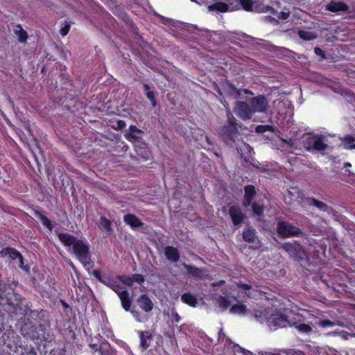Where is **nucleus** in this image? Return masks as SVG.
I'll return each mask as SVG.
<instances>
[{
	"mask_svg": "<svg viewBox=\"0 0 355 355\" xmlns=\"http://www.w3.org/2000/svg\"><path fill=\"white\" fill-rule=\"evenodd\" d=\"M241 125L238 123L233 114L228 110L227 112V122L219 126L216 131L224 142L227 144L235 143L239 135Z\"/></svg>",
	"mask_w": 355,
	"mask_h": 355,
	"instance_id": "nucleus-1",
	"label": "nucleus"
},
{
	"mask_svg": "<svg viewBox=\"0 0 355 355\" xmlns=\"http://www.w3.org/2000/svg\"><path fill=\"white\" fill-rule=\"evenodd\" d=\"M276 231L279 236L282 239L305 236V233L302 229L283 220L277 222Z\"/></svg>",
	"mask_w": 355,
	"mask_h": 355,
	"instance_id": "nucleus-2",
	"label": "nucleus"
},
{
	"mask_svg": "<svg viewBox=\"0 0 355 355\" xmlns=\"http://www.w3.org/2000/svg\"><path fill=\"white\" fill-rule=\"evenodd\" d=\"M73 253L76 259L83 265L89 264L91 261V253L88 241L78 239L72 247Z\"/></svg>",
	"mask_w": 355,
	"mask_h": 355,
	"instance_id": "nucleus-3",
	"label": "nucleus"
},
{
	"mask_svg": "<svg viewBox=\"0 0 355 355\" xmlns=\"http://www.w3.org/2000/svg\"><path fill=\"white\" fill-rule=\"evenodd\" d=\"M21 331L24 337L31 340H39L44 338L45 326L44 324L36 325L31 322H26L21 327Z\"/></svg>",
	"mask_w": 355,
	"mask_h": 355,
	"instance_id": "nucleus-4",
	"label": "nucleus"
},
{
	"mask_svg": "<svg viewBox=\"0 0 355 355\" xmlns=\"http://www.w3.org/2000/svg\"><path fill=\"white\" fill-rule=\"evenodd\" d=\"M282 249L296 261H302L306 256L304 247L297 241L285 242L282 245Z\"/></svg>",
	"mask_w": 355,
	"mask_h": 355,
	"instance_id": "nucleus-5",
	"label": "nucleus"
},
{
	"mask_svg": "<svg viewBox=\"0 0 355 355\" xmlns=\"http://www.w3.org/2000/svg\"><path fill=\"white\" fill-rule=\"evenodd\" d=\"M229 216L232 220L233 225L236 229L239 228L245 223L246 215L239 206L232 205L229 208Z\"/></svg>",
	"mask_w": 355,
	"mask_h": 355,
	"instance_id": "nucleus-6",
	"label": "nucleus"
},
{
	"mask_svg": "<svg viewBox=\"0 0 355 355\" xmlns=\"http://www.w3.org/2000/svg\"><path fill=\"white\" fill-rule=\"evenodd\" d=\"M92 275L100 282L111 288L113 291H114L116 294L119 293L122 288L121 285L113 278H111L108 276H103L101 272L98 270H94L92 271Z\"/></svg>",
	"mask_w": 355,
	"mask_h": 355,
	"instance_id": "nucleus-7",
	"label": "nucleus"
},
{
	"mask_svg": "<svg viewBox=\"0 0 355 355\" xmlns=\"http://www.w3.org/2000/svg\"><path fill=\"white\" fill-rule=\"evenodd\" d=\"M300 199L301 203L304 204V206L315 207L318 210L328 214H331L333 211L332 207L314 198L303 196Z\"/></svg>",
	"mask_w": 355,
	"mask_h": 355,
	"instance_id": "nucleus-8",
	"label": "nucleus"
},
{
	"mask_svg": "<svg viewBox=\"0 0 355 355\" xmlns=\"http://www.w3.org/2000/svg\"><path fill=\"white\" fill-rule=\"evenodd\" d=\"M304 148L308 151L315 150L318 151H323L327 148V144L324 142L322 135H317L314 138H309L304 144Z\"/></svg>",
	"mask_w": 355,
	"mask_h": 355,
	"instance_id": "nucleus-9",
	"label": "nucleus"
},
{
	"mask_svg": "<svg viewBox=\"0 0 355 355\" xmlns=\"http://www.w3.org/2000/svg\"><path fill=\"white\" fill-rule=\"evenodd\" d=\"M249 103L252 107L253 113H264L268 107V102L264 95H258L252 98Z\"/></svg>",
	"mask_w": 355,
	"mask_h": 355,
	"instance_id": "nucleus-10",
	"label": "nucleus"
},
{
	"mask_svg": "<svg viewBox=\"0 0 355 355\" xmlns=\"http://www.w3.org/2000/svg\"><path fill=\"white\" fill-rule=\"evenodd\" d=\"M234 112L243 121L250 119L254 114L250 105H249L244 101H238L236 103Z\"/></svg>",
	"mask_w": 355,
	"mask_h": 355,
	"instance_id": "nucleus-11",
	"label": "nucleus"
},
{
	"mask_svg": "<svg viewBox=\"0 0 355 355\" xmlns=\"http://www.w3.org/2000/svg\"><path fill=\"white\" fill-rule=\"evenodd\" d=\"M117 295L120 299L122 308L125 311H130L134 317H136L139 315L137 311L131 310L132 300L128 290H121L119 293H117Z\"/></svg>",
	"mask_w": 355,
	"mask_h": 355,
	"instance_id": "nucleus-12",
	"label": "nucleus"
},
{
	"mask_svg": "<svg viewBox=\"0 0 355 355\" xmlns=\"http://www.w3.org/2000/svg\"><path fill=\"white\" fill-rule=\"evenodd\" d=\"M268 322L276 327L284 328L290 326L292 322L288 320V317L282 313L272 315L268 319Z\"/></svg>",
	"mask_w": 355,
	"mask_h": 355,
	"instance_id": "nucleus-13",
	"label": "nucleus"
},
{
	"mask_svg": "<svg viewBox=\"0 0 355 355\" xmlns=\"http://www.w3.org/2000/svg\"><path fill=\"white\" fill-rule=\"evenodd\" d=\"M257 194L256 189L254 185L248 184L244 187V196L242 201V205L244 207L247 208L252 203V200Z\"/></svg>",
	"mask_w": 355,
	"mask_h": 355,
	"instance_id": "nucleus-14",
	"label": "nucleus"
},
{
	"mask_svg": "<svg viewBox=\"0 0 355 355\" xmlns=\"http://www.w3.org/2000/svg\"><path fill=\"white\" fill-rule=\"evenodd\" d=\"M297 320L292 322L290 327H294L299 332L302 334H309L312 331V328L310 324H305L304 320L301 315H296Z\"/></svg>",
	"mask_w": 355,
	"mask_h": 355,
	"instance_id": "nucleus-15",
	"label": "nucleus"
},
{
	"mask_svg": "<svg viewBox=\"0 0 355 355\" xmlns=\"http://www.w3.org/2000/svg\"><path fill=\"white\" fill-rule=\"evenodd\" d=\"M137 303L139 308L146 313L150 312L154 304L147 294H141L137 299Z\"/></svg>",
	"mask_w": 355,
	"mask_h": 355,
	"instance_id": "nucleus-16",
	"label": "nucleus"
},
{
	"mask_svg": "<svg viewBox=\"0 0 355 355\" xmlns=\"http://www.w3.org/2000/svg\"><path fill=\"white\" fill-rule=\"evenodd\" d=\"M325 8L331 12H346L349 10V6L343 1L331 0L326 5Z\"/></svg>",
	"mask_w": 355,
	"mask_h": 355,
	"instance_id": "nucleus-17",
	"label": "nucleus"
},
{
	"mask_svg": "<svg viewBox=\"0 0 355 355\" xmlns=\"http://www.w3.org/2000/svg\"><path fill=\"white\" fill-rule=\"evenodd\" d=\"M164 254L166 258L172 263L178 262L180 257L178 250L176 248L171 245L164 247Z\"/></svg>",
	"mask_w": 355,
	"mask_h": 355,
	"instance_id": "nucleus-18",
	"label": "nucleus"
},
{
	"mask_svg": "<svg viewBox=\"0 0 355 355\" xmlns=\"http://www.w3.org/2000/svg\"><path fill=\"white\" fill-rule=\"evenodd\" d=\"M137 334L140 340V348L142 350H146L150 345V340L153 338L152 334L149 331H138Z\"/></svg>",
	"mask_w": 355,
	"mask_h": 355,
	"instance_id": "nucleus-19",
	"label": "nucleus"
},
{
	"mask_svg": "<svg viewBox=\"0 0 355 355\" xmlns=\"http://www.w3.org/2000/svg\"><path fill=\"white\" fill-rule=\"evenodd\" d=\"M97 225L102 232L108 236L111 235L113 232L112 221L104 216L100 217Z\"/></svg>",
	"mask_w": 355,
	"mask_h": 355,
	"instance_id": "nucleus-20",
	"label": "nucleus"
},
{
	"mask_svg": "<svg viewBox=\"0 0 355 355\" xmlns=\"http://www.w3.org/2000/svg\"><path fill=\"white\" fill-rule=\"evenodd\" d=\"M243 240L248 243H254L257 239V231L252 226H248L242 232Z\"/></svg>",
	"mask_w": 355,
	"mask_h": 355,
	"instance_id": "nucleus-21",
	"label": "nucleus"
},
{
	"mask_svg": "<svg viewBox=\"0 0 355 355\" xmlns=\"http://www.w3.org/2000/svg\"><path fill=\"white\" fill-rule=\"evenodd\" d=\"M253 11L259 13H267L275 15V10L269 5H264L260 0H254L253 4Z\"/></svg>",
	"mask_w": 355,
	"mask_h": 355,
	"instance_id": "nucleus-22",
	"label": "nucleus"
},
{
	"mask_svg": "<svg viewBox=\"0 0 355 355\" xmlns=\"http://www.w3.org/2000/svg\"><path fill=\"white\" fill-rule=\"evenodd\" d=\"M59 241L64 246H73L74 243L78 240L73 234L64 232H58L57 234Z\"/></svg>",
	"mask_w": 355,
	"mask_h": 355,
	"instance_id": "nucleus-23",
	"label": "nucleus"
},
{
	"mask_svg": "<svg viewBox=\"0 0 355 355\" xmlns=\"http://www.w3.org/2000/svg\"><path fill=\"white\" fill-rule=\"evenodd\" d=\"M123 221L132 228H138L144 225V223L135 214H127L123 216Z\"/></svg>",
	"mask_w": 355,
	"mask_h": 355,
	"instance_id": "nucleus-24",
	"label": "nucleus"
},
{
	"mask_svg": "<svg viewBox=\"0 0 355 355\" xmlns=\"http://www.w3.org/2000/svg\"><path fill=\"white\" fill-rule=\"evenodd\" d=\"M184 268L187 270L189 275L199 279H202L203 278L205 272L204 268H198L195 266L187 264H184Z\"/></svg>",
	"mask_w": 355,
	"mask_h": 355,
	"instance_id": "nucleus-25",
	"label": "nucleus"
},
{
	"mask_svg": "<svg viewBox=\"0 0 355 355\" xmlns=\"http://www.w3.org/2000/svg\"><path fill=\"white\" fill-rule=\"evenodd\" d=\"M8 256L10 260H16L17 258L21 257V254L15 248L7 247L0 250V257H5Z\"/></svg>",
	"mask_w": 355,
	"mask_h": 355,
	"instance_id": "nucleus-26",
	"label": "nucleus"
},
{
	"mask_svg": "<svg viewBox=\"0 0 355 355\" xmlns=\"http://www.w3.org/2000/svg\"><path fill=\"white\" fill-rule=\"evenodd\" d=\"M181 301L191 307H195L198 304L196 297L189 292L184 293L181 295Z\"/></svg>",
	"mask_w": 355,
	"mask_h": 355,
	"instance_id": "nucleus-27",
	"label": "nucleus"
},
{
	"mask_svg": "<svg viewBox=\"0 0 355 355\" xmlns=\"http://www.w3.org/2000/svg\"><path fill=\"white\" fill-rule=\"evenodd\" d=\"M141 132V131L135 125H130L128 129V132L125 135V138L129 141H138L140 138L137 134Z\"/></svg>",
	"mask_w": 355,
	"mask_h": 355,
	"instance_id": "nucleus-28",
	"label": "nucleus"
},
{
	"mask_svg": "<svg viewBox=\"0 0 355 355\" xmlns=\"http://www.w3.org/2000/svg\"><path fill=\"white\" fill-rule=\"evenodd\" d=\"M34 214L36 217L39 218L41 220L42 225L46 227L49 231H52L53 229V225L51 221L42 213H41L38 210H34Z\"/></svg>",
	"mask_w": 355,
	"mask_h": 355,
	"instance_id": "nucleus-29",
	"label": "nucleus"
},
{
	"mask_svg": "<svg viewBox=\"0 0 355 355\" xmlns=\"http://www.w3.org/2000/svg\"><path fill=\"white\" fill-rule=\"evenodd\" d=\"M146 98L150 101L151 105L155 107L157 105V101L155 98V93L150 90L151 87L146 83L143 85Z\"/></svg>",
	"mask_w": 355,
	"mask_h": 355,
	"instance_id": "nucleus-30",
	"label": "nucleus"
},
{
	"mask_svg": "<svg viewBox=\"0 0 355 355\" xmlns=\"http://www.w3.org/2000/svg\"><path fill=\"white\" fill-rule=\"evenodd\" d=\"M209 11H218L220 12H226L229 10V5L224 2L218 1L208 6Z\"/></svg>",
	"mask_w": 355,
	"mask_h": 355,
	"instance_id": "nucleus-31",
	"label": "nucleus"
},
{
	"mask_svg": "<svg viewBox=\"0 0 355 355\" xmlns=\"http://www.w3.org/2000/svg\"><path fill=\"white\" fill-rule=\"evenodd\" d=\"M99 355H116L110 344L105 341L99 346Z\"/></svg>",
	"mask_w": 355,
	"mask_h": 355,
	"instance_id": "nucleus-32",
	"label": "nucleus"
},
{
	"mask_svg": "<svg viewBox=\"0 0 355 355\" xmlns=\"http://www.w3.org/2000/svg\"><path fill=\"white\" fill-rule=\"evenodd\" d=\"M227 94L233 99H239L241 98V96L240 90L237 89L236 86L231 83H229L227 84Z\"/></svg>",
	"mask_w": 355,
	"mask_h": 355,
	"instance_id": "nucleus-33",
	"label": "nucleus"
},
{
	"mask_svg": "<svg viewBox=\"0 0 355 355\" xmlns=\"http://www.w3.org/2000/svg\"><path fill=\"white\" fill-rule=\"evenodd\" d=\"M17 28L15 31V34L18 36V40L21 43L26 42L28 38L26 31H25L20 24L16 26Z\"/></svg>",
	"mask_w": 355,
	"mask_h": 355,
	"instance_id": "nucleus-34",
	"label": "nucleus"
},
{
	"mask_svg": "<svg viewBox=\"0 0 355 355\" xmlns=\"http://www.w3.org/2000/svg\"><path fill=\"white\" fill-rule=\"evenodd\" d=\"M230 312L232 313L244 314L247 312V306L244 304H236L231 306Z\"/></svg>",
	"mask_w": 355,
	"mask_h": 355,
	"instance_id": "nucleus-35",
	"label": "nucleus"
},
{
	"mask_svg": "<svg viewBox=\"0 0 355 355\" xmlns=\"http://www.w3.org/2000/svg\"><path fill=\"white\" fill-rule=\"evenodd\" d=\"M298 35L302 40L306 41H311L316 38V35L313 33L303 30L298 31Z\"/></svg>",
	"mask_w": 355,
	"mask_h": 355,
	"instance_id": "nucleus-36",
	"label": "nucleus"
},
{
	"mask_svg": "<svg viewBox=\"0 0 355 355\" xmlns=\"http://www.w3.org/2000/svg\"><path fill=\"white\" fill-rule=\"evenodd\" d=\"M116 278L124 285L127 286H132L134 284L132 275L128 276L125 275H119Z\"/></svg>",
	"mask_w": 355,
	"mask_h": 355,
	"instance_id": "nucleus-37",
	"label": "nucleus"
},
{
	"mask_svg": "<svg viewBox=\"0 0 355 355\" xmlns=\"http://www.w3.org/2000/svg\"><path fill=\"white\" fill-rule=\"evenodd\" d=\"M250 205L252 207V211L253 215L257 216H261L263 215V212H264L263 205H259L257 202L252 203Z\"/></svg>",
	"mask_w": 355,
	"mask_h": 355,
	"instance_id": "nucleus-38",
	"label": "nucleus"
},
{
	"mask_svg": "<svg viewBox=\"0 0 355 355\" xmlns=\"http://www.w3.org/2000/svg\"><path fill=\"white\" fill-rule=\"evenodd\" d=\"M315 324L322 328L331 327L337 324L336 322L331 321L330 320H320L318 318Z\"/></svg>",
	"mask_w": 355,
	"mask_h": 355,
	"instance_id": "nucleus-39",
	"label": "nucleus"
},
{
	"mask_svg": "<svg viewBox=\"0 0 355 355\" xmlns=\"http://www.w3.org/2000/svg\"><path fill=\"white\" fill-rule=\"evenodd\" d=\"M254 0H239L242 8L247 12L253 11V4Z\"/></svg>",
	"mask_w": 355,
	"mask_h": 355,
	"instance_id": "nucleus-40",
	"label": "nucleus"
},
{
	"mask_svg": "<svg viewBox=\"0 0 355 355\" xmlns=\"http://www.w3.org/2000/svg\"><path fill=\"white\" fill-rule=\"evenodd\" d=\"M218 303L223 310L227 309L231 304L230 300L223 296H220L218 299Z\"/></svg>",
	"mask_w": 355,
	"mask_h": 355,
	"instance_id": "nucleus-41",
	"label": "nucleus"
},
{
	"mask_svg": "<svg viewBox=\"0 0 355 355\" xmlns=\"http://www.w3.org/2000/svg\"><path fill=\"white\" fill-rule=\"evenodd\" d=\"M14 296H15V300L17 301V303L15 304L12 301V299L8 296H6V297L7 298V302L9 305H11V306H14L15 307V306H18V304H19V302L21 301V295H18V294H16L14 293V291L12 292Z\"/></svg>",
	"mask_w": 355,
	"mask_h": 355,
	"instance_id": "nucleus-42",
	"label": "nucleus"
},
{
	"mask_svg": "<svg viewBox=\"0 0 355 355\" xmlns=\"http://www.w3.org/2000/svg\"><path fill=\"white\" fill-rule=\"evenodd\" d=\"M132 275L134 282H136L140 285H142L144 283V282H145V276L144 275H141V274H137V273L133 274Z\"/></svg>",
	"mask_w": 355,
	"mask_h": 355,
	"instance_id": "nucleus-43",
	"label": "nucleus"
},
{
	"mask_svg": "<svg viewBox=\"0 0 355 355\" xmlns=\"http://www.w3.org/2000/svg\"><path fill=\"white\" fill-rule=\"evenodd\" d=\"M70 30V24L67 21H64V24L62 26L60 33L62 36H65L68 34Z\"/></svg>",
	"mask_w": 355,
	"mask_h": 355,
	"instance_id": "nucleus-44",
	"label": "nucleus"
},
{
	"mask_svg": "<svg viewBox=\"0 0 355 355\" xmlns=\"http://www.w3.org/2000/svg\"><path fill=\"white\" fill-rule=\"evenodd\" d=\"M17 259L19 261L18 266L26 272L28 271L30 269V266L28 265H24V259L23 256L21 255V259L17 258Z\"/></svg>",
	"mask_w": 355,
	"mask_h": 355,
	"instance_id": "nucleus-45",
	"label": "nucleus"
},
{
	"mask_svg": "<svg viewBox=\"0 0 355 355\" xmlns=\"http://www.w3.org/2000/svg\"><path fill=\"white\" fill-rule=\"evenodd\" d=\"M314 53L317 55L320 56L321 58H322L324 60L327 59V56H326V54H325L324 51L322 49H320V47H318V46L315 47L314 48Z\"/></svg>",
	"mask_w": 355,
	"mask_h": 355,
	"instance_id": "nucleus-46",
	"label": "nucleus"
},
{
	"mask_svg": "<svg viewBox=\"0 0 355 355\" xmlns=\"http://www.w3.org/2000/svg\"><path fill=\"white\" fill-rule=\"evenodd\" d=\"M270 126L266 125H259L256 127V132L258 133H263L269 130Z\"/></svg>",
	"mask_w": 355,
	"mask_h": 355,
	"instance_id": "nucleus-47",
	"label": "nucleus"
},
{
	"mask_svg": "<svg viewBox=\"0 0 355 355\" xmlns=\"http://www.w3.org/2000/svg\"><path fill=\"white\" fill-rule=\"evenodd\" d=\"M237 286H238V288L242 289V290H245V291H248V290H250L252 288V286L250 285V284H245V283H243V282H239L237 283Z\"/></svg>",
	"mask_w": 355,
	"mask_h": 355,
	"instance_id": "nucleus-48",
	"label": "nucleus"
},
{
	"mask_svg": "<svg viewBox=\"0 0 355 355\" xmlns=\"http://www.w3.org/2000/svg\"><path fill=\"white\" fill-rule=\"evenodd\" d=\"M171 318L176 323H178L181 320V317L175 311H173L171 312Z\"/></svg>",
	"mask_w": 355,
	"mask_h": 355,
	"instance_id": "nucleus-49",
	"label": "nucleus"
},
{
	"mask_svg": "<svg viewBox=\"0 0 355 355\" xmlns=\"http://www.w3.org/2000/svg\"><path fill=\"white\" fill-rule=\"evenodd\" d=\"M234 352H239L243 354V355H245L246 350L243 348H242L241 346H239L238 344H236L232 347Z\"/></svg>",
	"mask_w": 355,
	"mask_h": 355,
	"instance_id": "nucleus-50",
	"label": "nucleus"
},
{
	"mask_svg": "<svg viewBox=\"0 0 355 355\" xmlns=\"http://www.w3.org/2000/svg\"><path fill=\"white\" fill-rule=\"evenodd\" d=\"M46 283L49 284V286H51L52 288L55 289V285H56V283L55 282V279L49 277L47 279H46Z\"/></svg>",
	"mask_w": 355,
	"mask_h": 355,
	"instance_id": "nucleus-51",
	"label": "nucleus"
},
{
	"mask_svg": "<svg viewBox=\"0 0 355 355\" xmlns=\"http://www.w3.org/2000/svg\"><path fill=\"white\" fill-rule=\"evenodd\" d=\"M345 141L346 144L350 146L351 144H354L355 141V138L352 136H346L345 137Z\"/></svg>",
	"mask_w": 355,
	"mask_h": 355,
	"instance_id": "nucleus-52",
	"label": "nucleus"
},
{
	"mask_svg": "<svg viewBox=\"0 0 355 355\" xmlns=\"http://www.w3.org/2000/svg\"><path fill=\"white\" fill-rule=\"evenodd\" d=\"M125 125H126V124H125V122L124 121L119 120L117 121V128L119 129H122V128H125Z\"/></svg>",
	"mask_w": 355,
	"mask_h": 355,
	"instance_id": "nucleus-53",
	"label": "nucleus"
},
{
	"mask_svg": "<svg viewBox=\"0 0 355 355\" xmlns=\"http://www.w3.org/2000/svg\"><path fill=\"white\" fill-rule=\"evenodd\" d=\"M89 346L92 349L99 352V346L97 344L90 343L89 344Z\"/></svg>",
	"mask_w": 355,
	"mask_h": 355,
	"instance_id": "nucleus-54",
	"label": "nucleus"
},
{
	"mask_svg": "<svg viewBox=\"0 0 355 355\" xmlns=\"http://www.w3.org/2000/svg\"><path fill=\"white\" fill-rule=\"evenodd\" d=\"M282 19H287L288 17H289V13L288 12H282Z\"/></svg>",
	"mask_w": 355,
	"mask_h": 355,
	"instance_id": "nucleus-55",
	"label": "nucleus"
},
{
	"mask_svg": "<svg viewBox=\"0 0 355 355\" xmlns=\"http://www.w3.org/2000/svg\"><path fill=\"white\" fill-rule=\"evenodd\" d=\"M20 310L22 311V309L20 308ZM23 311H24V310H23ZM21 315V317L19 318H17V320L22 319V318L25 315L24 312H22Z\"/></svg>",
	"mask_w": 355,
	"mask_h": 355,
	"instance_id": "nucleus-56",
	"label": "nucleus"
},
{
	"mask_svg": "<svg viewBox=\"0 0 355 355\" xmlns=\"http://www.w3.org/2000/svg\"><path fill=\"white\" fill-rule=\"evenodd\" d=\"M277 354L276 353H272V352H266V355H277Z\"/></svg>",
	"mask_w": 355,
	"mask_h": 355,
	"instance_id": "nucleus-57",
	"label": "nucleus"
},
{
	"mask_svg": "<svg viewBox=\"0 0 355 355\" xmlns=\"http://www.w3.org/2000/svg\"><path fill=\"white\" fill-rule=\"evenodd\" d=\"M349 148L350 149H355V143H354V144H351L350 146H349Z\"/></svg>",
	"mask_w": 355,
	"mask_h": 355,
	"instance_id": "nucleus-58",
	"label": "nucleus"
},
{
	"mask_svg": "<svg viewBox=\"0 0 355 355\" xmlns=\"http://www.w3.org/2000/svg\"><path fill=\"white\" fill-rule=\"evenodd\" d=\"M190 1H192V2H194L196 3H199L197 0H190Z\"/></svg>",
	"mask_w": 355,
	"mask_h": 355,
	"instance_id": "nucleus-59",
	"label": "nucleus"
},
{
	"mask_svg": "<svg viewBox=\"0 0 355 355\" xmlns=\"http://www.w3.org/2000/svg\"><path fill=\"white\" fill-rule=\"evenodd\" d=\"M245 94H248V93H249L250 92H249V90H248V89H245Z\"/></svg>",
	"mask_w": 355,
	"mask_h": 355,
	"instance_id": "nucleus-60",
	"label": "nucleus"
},
{
	"mask_svg": "<svg viewBox=\"0 0 355 355\" xmlns=\"http://www.w3.org/2000/svg\"><path fill=\"white\" fill-rule=\"evenodd\" d=\"M64 305H67L66 302H62Z\"/></svg>",
	"mask_w": 355,
	"mask_h": 355,
	"instance_id": "nucleus-61",
	"label": "nucleus"
},
{
	"mask_svg": "<svg viewBox=\"0 0 355 355\" xmlns=\"http://www.w3.org/2000/svg\"><path fill=\"white\" fill-rule=\"evenodd\" d=\"M284 353L286 354V355H288V353H286L285 351H284Z\"/></svg>",
	"mask_w": 355,
	"mask_h": 355,
	"instance_id": "nucleus-62",
	"label": "nucleus"
},
{
	"mask_svg": "<svg viewBox=\"0 0 355 355\" xmlns=\"http://www.w3.org/2000/svg\"><path fill=\"white\" fill-rule=\"evenodd\" d=\"M353 336L355 337V334H353Z\"/></svg>",
	"mask_w": 355,
	"mask_h": 355,
	"instance_id": "nucleus-63",
	"label": "nucleus"
}]
</instances>
